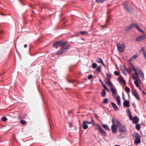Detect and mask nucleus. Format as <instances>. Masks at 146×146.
Here are the masks:
<instances>
[{
  "mask_svg": "<svg viewBox=\"0 0 146 146\" xmlns=\"http://www.w3.org/2000/svg\"><path fill=\"white\" fill-rule=\"evenodd\" d=\"M67 43V41H65L61 42L60 43V46L61 47L60 49L59 50L57 53V55H61L64 53H65L66 52V50L68 49L70 47V46L68 44L66 46V47H65V46Z\"/></svg>",
  "mask_w": 146,
  "mask_h": 146,
  "instance_id": "obj_1",
  "label": "nucleus"
},
{
  "mask_svg": "<svg viewBox=\"0 0 146 146\" xmlns=\"http://www.w3.org/2000/svg\"><path fill=\"white\" fill-rule=\"evenodd\" d=\"M92 122L91 123H92L93 125H95L97 129L99 131V133L102 135L104 136H106L107 135V133L101 127L100 125L98 124H95L94 123V121L92 118H91Z\"/></svg>",
  "mask_w": 146,
  "mask_h": 146,
  "instance_id": "obj_2",
  "label": "nucleus"
},
{
  "mask_svg": "<svg viewBox=\"0 0 146 146\" xmlns=\"http://www.w3.org/2000/svg\"><path fill=\"white\" fill-rule=\"evenodd\" d=\"M105 82L106 84L110 88V90L112 94V96L113 97L116 96V92H117L116 89L115 88H113V86L111 83V82L109 79L106 80Z\"/></svg>",
  "mask_w": 146,
  "mask_h": 146,
  "instance_id": "obj_3",
  "label": "nucleus"
},
{
  "mask_svg": "<svg viewBox=\"0 0 146 146\" xmlns=\"http://www.w3.org/2000/svg\"><path fill=\"white\" fill-rule=\"evenodd\" d=\"M133 26H134L136 29L138 30L139 31L142 33L143 34L145 33L144 31L140 29L138 25L137 24H132L129 26L127 28L125 29L126 32H127L128 31L133 27Z\"/></svg>",
  "mask_w": 146,
  "mask_h": 146,
  "instance_id": "obj_4",
  "label": "nucleus"
},
{
  "mask_svg": "<svg viewBox=\"0 0 146 146\" xmlns=\"http://www.w3.org/2000/svg\"><path fill=\"white\" fill-rule=\"evenodd\" d=\"M133 137L134 138L135 143V144H138L141 142L140 136L138 133H136L134 134Z\"/></svg>",
  "mask_w": 146,
  "mask_h": 146,
  "instance_id": "obj_5",
  "label": "nucleus"
},
{
  "mask_svg": "<svg viewBox=\"0 0 146 146\" xmlns=\"http://www.w3.org/2000/svg\"><path fill=\"white\" fill-rule=\"evenodd\" d=\"M130 64L135 72V73L133 74L132 75V78L133 80L137 79L138 78V73L137 72L136 69H135L133 64L131 63H130Z\"/></svg>",
  "mask_w": 146,
  "mask_h": 146,
  "instance_id": "obj_6",
  "label": "nucleus"
},
{
  "mask_svg": "<svg viewBox=\"0 0 146 146\" xmlns=\"http://www.w3.org/2000/svg\"><path fill=\"white\" fill-rule=\"evenodd\" d=\"M117 46L118 51L120 52H122L125 49V45L124 44H123L121 45H119L117 44Z\"/></svg>",
  "mask_w": 146,
  "mask_h": 146,
  "instance_id": "obj_7",
  "label": "nucleus"
},
{
  "mask_svg": "<svg viewBox=\"0 0 146 146\" xmlns=\"http://www.w3.org/2000/svg\"><path fill=\"white\" fill-rule=\"evenodd\" d=\"M146 39V35H141L137 37L135 39V41L136 42H140Z\"/></svg>",
  "mask_w": 146,
  "mask_h": 146,
  "instance_id": "obj_8",
  "label": "nucleus"
},
{
  "mask_svg": "<svg viewBox=\"0 0 146 146\" xmlns=\"http://www.w3.org/2000/svg\"><path fill=\"white\" fill-rule=\"evenodd\" d=\"M112 124H114L117 127L120 126L121 125L119 121L116 119L113 118L112 120Z\"/></svg>",
  "mask_w": 146,
  "mask_h": 146,
  "instance_id": "obj_9",
  "label": "nucleus"
},
{
  "mask_svg": "<svg viewBox=\"0 0 146 146\" xmlns=\"http://www.w3.org/2000/svg\"><path fill=\"white\" fill-rule=\"evenodd\" d=\"M119 130L123 133H125L127 131V129L125 127L122 125H121L119 126Z\"/></svg>",
  "mask_w": 146,
  "mask_h": 146,
  "instance_id": "obj_10",
  "label": "nucleus"
},
{
  "mask_svg": "<svg viewBox=\"0 0 146 146\" xmlns=\"http://www.w3.org/2000/svg\"><path fill=\"white\" fill-rule=\"evenodd\" d=\"M123 7L125 10L129 12H130L132 9V8L131 6L127 5H124Z\"/></svg>",
  "mask_w": 146,
  "mask_h": 146,
  "instance_id": "obj_11",
  "label": "nucleus"
},
{
  "mask_svg": "<svg viewBox=\"0 0 146 146\" xmlns=\"http://www.w3.org/2000/svg\"><path fill=\"white\" fill-rule=\"evenodd\" d=\"M117 127L114 124H112L111 126V130L112 132L114 133H116L117 132Z\"/></svg>",
  "mask_w": 146,
  "mask_h": 146,
  "instance_id": "obj_12",
  "label": "nucleus"
},
{
  "mask_svg": "<svg viewBox=\"0 0 146 146\" xmlns=\"http://www.w3.org/2000/svg\"><path fill=\"white\" fill-rule=\"evenodd\" d=\"M132 94L137 100H139V95L135 90L134 91H132Z\"/></svg>",
  "mask_w": 146,
  "mask_h": 146,
  "instance_id": "obj_13",
  "label": "nucleus"
},
{
  "mask_svg": "<svg viewBox=\"0 0 146 146\" xmlns=\"http://www.w3.org/2000/svg\"><path fill=\"white\" fill-rule=\"evenodd\" d=\"M123 104L124 107H129V102L127 100H125Z\"/></svg>",
  "mask_w": 146,
  "mask_h": 146,
  "instance_id": "obj_14",
  "label": "nucleus"
},
{
  "mask_svg": "<svg viewBox=\"0 0 146 146\" xmlns=\"http://www.w3.org/2000/svg\"><path fill=\"white\" fill-rule=\"evenodd\" d=\"M118 79L119 80L120 82H121L123 85H125L126 84V82L125 81L123 80V77L121 76H120L118 78Z\"/></svg>",
  "mask_w": 146,
  "mask_h": 146,
  "instance_id": "obj_15",
  "label": "nucleus"
},
{
  "mask_svg": "<svg viewBox=\"0 0 146 146\" xmlns=\"http://www.w3.org/2000/svg\"><path fill=\"white\" fill-rule=\"evenodd\" d=\"M139 121V118L137 116L134 117L133 118V123L135 124H137L138 122Z\"/></svg>",
  "mask_w": 146,
  "mask_h": 146,
  "instance_id": "obj_16",
  "label": "nucleus"
},
{
  "mask_svg": "<svg viewBox=\"0 0 146 146\" xmlns=\"http://www.w3.org/2000/svg\"><path fill=\"white\" fill-rule=\"evenodd\" d=\"M61 42H62V41L60 40V41H59L56 42L54 43V44L53 45V46L54 47H55L56 48H57L59 46H60V43Z\"/></svg>",
  "mask_w": 146,
  "mask_h": 146,
  "instance_id": "obj_17",
  "label": "nucleus"
},
{
  "mask_svg": "<svg viewBox=\"0 0 146 146\" xmlns=\"http://www.w3.org/2000/svg\"><path fill=\"white\" fill-rule=\"evenodd\" d=\"M137 71L140 74L142 79L143 80L144 79V74L143 72L140 69L138 70Z\"/></svg>",
  "mask_w": 146,
  "mask_h": 146,
  "instance_id": "obj_18",
  "label": "nucleus"
},
{
  "mask_svg": "<svg viewBox=\"0 0 146 146\" xmlns=\"http://www.w3.org/2000/svg\"><path fill=\"white\" fill-rule=\"evenodd\" d=\"M138 56L137 55H134L130 58L129 60V62L133 61Z\"/></svg>",
  "mask_w": 146,
  "mask_h": 146,
  "instance_id": "obj_19",
  "label": "nucleus"
},
{
  "mask_svg": "<svg viewBox=\"0 0 146 146\" xmlns=\"http://www.w3.org/2000/svg\"><path fill=\"white\" fill-rule=\"evenodd\" d=\"M111 104L113 109L115 110L116 111L118 109V107L114 103L111 102Z\"/></svg>",
  "mask_w": 146,
  "mask_h": 146,
  "instance_id": "obj_20",
  "label": "nucleus"
},
{
  "mask_svg": "<svg viewBox=\"0 0 146 146\" xmlns=\"http://www.w3.org/2000/svg\"><path fill=\"white\" fill-rule=\"evenodd\" d=\"M82 125L83 128L84 129H86L88 128V125L84 121H83Z\"/></svg>",
  "mask_w": 146,
  "mask_h": 146,
  "instance_id": "obj_21",
  "label": "nucleus"
},
{
  "mask_svg": "<svg viewBox=\"0 0 146 146\" xmlns=\"http://www.w3.org/2000/svg\"><path fill=\"white\" fill-rule=\"evenodd\" d=\"M116 100L117 101V103L118 104V105L119 106H120V97L119 96H118L116 98Z\"/></svg>",
  "mask_w": 146,
  "mask_h": 146,
  "instance_id": "obj_22",
  "label": "nucleus"
},
{
  "mask_svg": "<svg viewBox=\"0 0 146 146\" xmlns=\"http://www.w3.org/2000/svg\"><path fill=\"white\" fill-rule=\"evenodd\" d=\"M102 126L106 130H108V131L110 130V129L109 128L108 126L106 124H103L102 125Z\"/></svg>",
  "mask_w": 146,
  "mask_h": 146,
  "instance_id": "obj_23",
  "label": "nucleus"
},
{
  "mask_svg": "<svg viewBox=\"0 0 146 146\" xmlns=\"http://www.w3.org/2000/svg\"><path fill=\"white\" fill-rule=\"evenodd\" d=\"M106 95V92L103 89L102 90V93L101 96L103 97H104Z\"/></svg>",
  "mask_w": 146,
  "mask_h": 146,
  "instance_id": "obj_24",
  "label": "nucleus"
},
{
  "mask_svg": "<svg viewBox=\"0 0 146 146\" xmlns=\"http://www.w3.org/2000/svg\"><path fill=\"white\" fill-rule=\"evenodd\" d=\"M96 61L100 63H101L103 62L102 60L100 58H98Z\"/></svg>",
  "mask_w": 146,
  "mask_h": 146,
  "instance_id": "obj_25",
  "label": "nucleus"
},
{
  "mask_svg": "<svg viewBox=\"0 0 146 146\" xmlns=\"http://www.w3.org/2000/svg\"><path fill=\"white\" fill-rule=\"evenodd\" d=\"M101 66H99L96 69V72H100L101 70Z\"/></svg>",
  "mask_w": 146,
  "mask_h": 146,
  "instance_id": "obj_26",
  "label": "nucleus"
},
{
  "mask_svg": "<svg viewBox=\"0 0 146 146\" xmlns=\"http://www.w3.org/2000/svg\"><path fill=\"white\" fill-rule=\"evenodd\" d=\"M134 84L137 87H138L139 86V85L138 83V80H137L134 81Z\"/></svg>",
  "mask_w": 146,
  "mask_h": 146,
  "instance_id": "obj_27",
  "label": "nucleus"
},
{
  "mask_svg": "<svg viewBox=\"0 0 146 146\" xmlns=\"http://www.w3.org/2000/svg\"><path fill=\"white\" fill-rule=\"evenodd\" d=\"M125 70L129 74L131 73L132 71L131 69L130 68H129L128 69L125 68Z\"/></svg>",
  "mask_w": 146,
  "mask_h": 146,
  "instance_id": "obj_28",
  "label": "nucleus"
},
{
  "mask_svg": "<svg viewBox=\"0 0 146 146\" xmlns=\"http://www.w3.org/2000/svg\"><path fill=\"white\" fill-rule=\"evenodd\" d=\"M106 0H96V2L97 3H102Z\"/></svg>",
  "mask_w": 146,
  "mask_h": 146,
  "instance_id": "obj_29",
  "label": "nucleus"
},
{
  "mask_svg": "<svg viewBox=\"0 0 146 146\" xmlns=\"http://www.w3.org/2000/svg\"><path fill=\"white\" fill-rule=\"evenodd\" d=\"M20 123L22 125L26 124L27 123V122L25 120H21L20 121Z\"/></svg>",
  "mask_w": 146,
  "mask_h": 146,
  "instance_id": "obj_30",
  "label": "nucleus"
},
{
  "mask_svg": "<svg viewBox=\"0 0 146 146\" xmlns=\"http://www.w3.org/2000/svg\"><path fill=\"white\" fill-rule=\"evenodd\" d=\"M137 130H139L140 128V125L139 124H137L135 126Z\"/></svg>",
  "mask_w": 146,
  "mask_h": 146,
  "instance_id": "obj_31",
  "label": "nucleus"
},
{
  "mask_svg": "<svg viewBox=\"0 0 146 146\" xmlns=\"http://www.w3.org/2000/svg\"><path fill=\"white\" fill-rule=\"evenodd\" d=\"M125 90L126 92L127 93H129L130 92L129 88L127 86H126L125 88Z\"/></svg>",
  "mask_w": 146,
  "mask_h": 146,
  "instance_id": "obj_32",
  "label": "nucleus"
},
{
  "mask_svg": "<svg viewBox=\"0 0 146 146\" xmlns=\"http://www.w3.org/2000/svg\"><path fill=\"white\" fill-rule=\"evenodd\" d=\"M4 33V31L2 30H1L0 31V37H2Z\"/></svg>",
  "mask_w": 146,
  "mask_h": 146,
  "instance_id": "obj_33",
  "label": "nucleus"
},
{
  "mask_svg": "<svg viewBox=\"0 0 146 146\" xmlns=\"http://www.w3.org/2000/svg\"><path fill=\"white\" fill-rule=\"evenodd\" d=\"M81 34L82 35H87L88 34V32L85 31H82L80 32Z\"/></svg>",
  "mask_w": 146,
  "mask_h": 146,
  "instance_id": "obj_34",
  "label": "nucleus"
},
{
  "mask_svg": "<svg viewBox=\"0 0 146 146\" xmlns=\"http://www.w3.org/2000/svg\"><path fill=\"white\" fill-rule=\"evenodd\" d=\"M127 112L128 116L132 115L131 114V112L130 111V110H129L128 109L127 110Z\"/></svg>",
  "mask_w": 146,
  "mask_h": 146,
  "instance_id": "obj_35",
  "label": "nucleus"
},
{
  "mask_svg": "<svg viewBox=\"0 0 146 146\" xmlns=\"http://www.w3.org/2000/svg\"><path fill=\"white\" fill-rule=\"evenodd\" d=\"M97 66V64L96 63H93L92 64V66L93 68H95Z\"/></svg>",
  "mask_w": 146,
  "mask_h": 146,
  "instance_id": "obj_36",
  "label": "nucleus"
},
{
  "mask_svg": "<svg viewBox=\"0 0 146 146\" xmlns=\"http://www.w3.org/2000/svg\"><path fill=\"white\" fill-rule=\"evenodd\" d=\"M108 100L107 98L104 99L103 101V103L104 104H106L108 102Z\"/></svg>",
  "mask_w": 146,
  "mask_h": 146,
  "instance_id": "obj_37",
  "label": "nucleus"
},
{
  "mask_svg": "<svg viewBox=\"0 0 146 146\" xmlns=\"http://www.w3.org/2000/svg\"><path fill=\"white\" fill-rule=\"evenodd\" d=\"M1 120L3 121H5L7 120V119L6 117H3L2 118Z\"/></svg>",
  "mask_w": 146,
  "mask_h": 146,
  "instance_id": "obj_38",
  "label": "nucleus"
},
{
  "mask_svg": "<svg viewBox=\"0 0 146 146\" xmlns=\"http://www.w3.org/2000/svg\"><path fill=\"white\" fill-rule=\"evenodd\" d=\"M114 74L116 76H119V72L117 71H115L114 72Z\"/></svg>",
  "mask_w": 146,
  "mask_h": 146,
  "instance_id": "obj_39",
  "label": "nucleus"
},
{
  "mask_svg": "<svg viewBox=\"0 0 146 146\" xmlns=\"http://www.w3.org/2000/svg\"><path fill=\"white\" fill-rule=\"evenodd\" d=\"M93 78V76L91 74L89 75L88 76V78L89 80H90Z\"/></svg>",
  "mask_w": 146,
  "mask_h": 146,
  "instance_id": "obj_40",
  "label": "nucleus"
},
{
  "mask_svg": "<svg viewBox=\"0 0 146 146\" xmlns=\"http://www.w3.org/2000/svg\"><path fill=\"white\" fill-rule=\"evenodd\" d=\"M129 119L130 120H132L133 118H132V115H131L129 116Z\"/></svg>",
  "mask_w": 146,
  "mask_h": 146,
  "instance_id": "obj_41",
  "label": "nucleus"
},
{
  "mask_svg": "<svg viewBox=\"0 0 146 146\" xmlns=\"http://www.w3.org/2000/svg\"><path fill=\"white\" fill-rule=\"evenodd\" d=\"M86 124L87 123H88V124H91V122H89V121H84Z\"/></svg>",
  "mask_w": 146,
  "mask_h": 146,
  "instance_id": "obj_42",
  "label": "nucleus"
},
{
  "mask_svg": "<svg viewBox=\"0 0 146 146\" xmlns=\"http://www.w3.org/2000/svg\"><path fill=\"white\" fill-rule=\"evenodd\" d=\"M69 125H70V127H72V124L71 123H69Z\"/></svg>",
  "mask_w": 146,
  "mask_h": 146,
  "instance_id": "obj_43",
  "label": "nucleus"
},
{
  "mask_svg": "<svg viewBox=\"0 0 146 146\" xmlns=\"http://www.w3.org/2000/svg\"><path fill=\"white\" fill-rule=\"evenodd\" d=\"M103 87L105 89L107 88V87L105 85H103Z\"/></svg>",
  "mask_w": 146,
  "mask_h": 146,
  "instance_id": "obj_44",
  "label": "nucleus"
},
{
  "mask_svg": "<svg viewBox=\"0 0 146 146\" xmlns=\"http://www.w3.org/2000/svg\"><path fill=\"white\" fill-rule=\"evenodd\" d=\"M106 75L107 76L109 77V78H111V76L110 75H109L108 74H106Z\"/></svg>",
  "mask_w": 146,
  "mask_h": 146,
  "instance_id": "obj_45",
  "label": "nucleus"
},
{
  "mask_svg": "<svg viewBox=\"0 0 146 146\" xmlns=\"http://www.w3.org/2000/svg\"><path fill=\"white\" fill-rule=\"evenodd\" d=\"M99 81L102 84H103V82L100 79H99Z\"/></svg>",
  "mask_w": 146,
  "mask_h": 146,
  "instance_id": "obj_46",
  "label": "nucleus"
},
{
  "mask_svg": "<svg viewBox=\"0 0 146 146\" xmlns=\"http://www.w3.org/2000/svg\"><path fill=\"white\" fill-rule=\"evenodd\" d=\"M142 93H143V95H145V92L144 91H142Z\"/></svg>",
  "mask_w": 146,
  "mask_h": 146,
  "instance_id": "obj_47",
  "label": "nucleus"
},
{
  "mask_svg": "<svg viewBox=\"0 0 146 146\" xmlns=\"http://www.w3.org/2000/svg\"><path fill=\"white\" fill-rule=\"evenodd\" d=\"M27 44H25L24 45V47L25 48H26L27 47Z\"/></svg>",
  "mask_w": 146,
  "mask_h": 146,
  "instance_id": "obj_48",
  "label": "nucleus"
},
{
  "mask_svg": "<svg viewBox=\"0 0 146 146\" xmlns=\"http://www.w3.org/2000/svg\"><path fill=\"white\" fill-rule=\"evenodd\" d=\"M108 92H109V90L107 88L106 89H105Z\"/></svg>",
  "mask_w": 146,
  "mask_h": 146,
  "instance_id": "obj_49",
  "label": "nucleus"
},
{
  "mask_svg": "<svg viewBox=\"0 0 146 146\" xmlns=\"http://www.w3.org/2000/svg\"><path fill=\"white\" fill-rule=\"evenodd\" d=\"M101 64L103 65V66H105V65L104 64L103 62Z\"/></svg>",
  "mask_w": 146,
  "mask_h": 146,
  "instance_id": "obj_50",
  "label": "nucleus"
},
{
  "mask_svg": "<svg viewBox=\"0 0 146 146\" xmlns=\"http://www.w3.org/2000/svg\"><path fill=\"white\" fill-rule=\"evenodd\" d=\"M109 22V20L108 19H107L106 21V23H108Z\"/></svg>",
  "mask_w": 146,
  "mask_h": 146,
  "instance_id": "obj_51",
  "label": "nucleus"
},
{
  "mask_svg": "<svg viewBox=\"0 0 146 146\" xmlns=\"http://www.w3.org/2000/svg\"><path fill=\"white\" fill-rule=\"evenodd\" d=\"M68 81L69 83H73L74 82V81Z\"/></svg>",
  "mask_w": 146,
  "mask_h": 146,
  "instance_id": "obj_52",
  "label": "nucleus"
},
{
  "mask_svg": "<svg viewBox=\"0 0 146 146\" xmlns=\"http://www.w3.org/2000/svg\"><path fill=\"white\" fill-rule=\"evenodd\" d=\"M122 72H123V73L125 74V75L126 74V73H125L124 72V71H123V70H122Z\"/></svg>",
  "mask_w": 146,
  "mask_h": 146,
  "instance_id": "obj_53",
  "label": "nucleus"
},
{
  "mask_svg": "<svg viewBox=\"0 0 146 146\" xmlns=\"http://www.w3.org/2000/svg\"><path fill=\"white\" fill-rule=\"evenodd\" d=\"M123 99L124 100V96H123Z\"/></svg>",
  "mask_w": 146,
  "mask_h": 146,
  "instance_id": "obj_54",
  "label": "nucleus"
},
{
  "mask_svg": "<svg viewBox=\"0 0 146 146\" xmlns=\"http://www.w3.org/2000/svg\"><path fill=\"white\" fill-rule=\"evenodd\" d=\"M101 27L103 28H105V27H104L103 25L101 26Z\"/></svg>",
  "mask_w": 146,
  "mask_h": 146,
  "instance_id": "obj_55",
  "label": "nucleus"
},
{
  "mask_svg": "<svg viewBox=\"0 0 146 146\" xmlns=\"http://www.w3.org/2000/svg\"><path fill=\"white\" fill-rule=\"evenodd\" d=\"M138 88H139V89L140 90H141V88L139 87H139H138Z\"/></svg>",
  "mask_w": 146,
  "mask_h": 146,
  "instance_id": "obj_56",
  "label": "nucleus"
},
{
  "mask_svg": "<svg viewBox=\"0 0 146 146\" xmlns=\"http://www.w3.org/2000/svg\"><path fill=\"white\" fill-rule=\"evenodd\" d=\"M102 84V86H103V85H104V84L103 83V84Z\"/></svg>",
  "mask_w": 146,
  "mask_h": 146,
  "instance_id": "obj_57",
  "label": "nucleus"
},
{
  "mask_svg": "<svg viewBox=\"0 0 146 146\" xmlns=\"http://www.w3.org/2000/svg\"><path fill=\"white\" fill-rule=\"evenodd\" d=\"M115 146H119L118 145H116Z\"/></svg>",
  "mask_w": 146,
  "mask_h": 146,
  "instance_id": "obj_58",
  "label": "nucleus"
},
{
  "mask_svg": "<svg viewBox=\"0 0 146 146\" xmlns=\"http://www.w3.org/2000/svg\"><path fill=\"white\" fill-rule=\"evenodd\" d=\"M26 116V115H25L23 117L24 118Z\"/></svg>",
  "mask_w": 146,
  "mask_h": 146,
  "instance_id": "obj_59",
  "label": "nucleus"
},
{
  "mask_svg": "<svg viewBox=\"0 0 146 146\" xmlns=\"http://www.w3.org/2000/svg\"><path fill=\"white\" fill-rule=\"evenodd\" d=\"M19 1H21V0H19Z\"/></svg>",
  "mask_w": 146,
  "mask_h": 146,
  "instance_id": "obj_60",
  "label": "nucleus"
}]
</instances>
